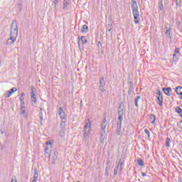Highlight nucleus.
I'll use <instances>...</instances> for the list:
<instances>
[{"label":"nucleus","instance_id":"f257e3e1","mask_svg":"<svg viewBox=\"0 0 182 182\" xmlns=\"http://www.w3.org/2000/svg\"><path fill=\"white\" fill-rule=\"evenodd\" d=\"M16 38H18V24L16 21L13 20L11 23L10 38L6 41V45H14V43L16 41Z\"/></svg>","mask_w":182,"mask_h":182},{"label":"nucleus","instance_id":"f03ea898","mask_svg":"<svg viewBox=\"0 0 182 182\" xmlns=\"http://www.w3.org/2000/svg\"><path fill=\"white\" fill-rule=\"evenodd\" d=\"M58 116H60L61 119V122L60 124V131L59 132L60 137H65V132H66V115L65 114V111H63V109L62 107L58 108Z\"/></svg>","mask_w":182,"mask_h":182},{"label":"nucleus","instance_id":"7ed1b4c3","mask_svg":"<svg viewBox=\"0 0 182 182\" xmlns=\"http://www.w3.org/2000/svg\"><path fill=\"white\" fill-rule=\"evenodd\" d=\"M132 9L134 15V23H139L140 15L139 14V6H137V2H136V0H132Z\"/></svg>","mask_w":182,"mask_h":182},{"label":"nucleus","instance_id":"20e7f679","mask_svg":"<svg viewBox=\"0 0 182 182\" xmlns=\"http://www.w3.org/2000/svg\"><path fill=\"white\" fill-rule=\"evenodd\" d=\"M125 112L126 109L122 108V105H119L118 107V120H122V119H123Z\"/></svg>","mask_w":182,"mask_h":182},{"label":"nucleus","instance_id":"39448f33","mask_svg":"<svg viewBox=\"0 0 182 182\" xmlns=\"http://www.w3.org/2000/svg\"><path fill=\"white\" fill-rule=\"evenodd\" d=\"M107 126V120H106V118H104L103 121L101 122L100 127H101V132L102 133L106 134V127Z\"/></svg>","mask_w":182,"mask_h":182},{"label":"nucleus","instance_id":"423d86ee","mask_svg":"<svg viewBox=\"0 0 182 182\" xmlns=\"http://www.w3.org/2000/svg\"><path fill=\"white\" fill-rule=\"evenodd\" d=\"M156 95H157L158 105H159V106H161L163 105V95H161V92L159 90Z\"/></svg>","mask_w":182,"mask_h":182},{"label":"nucleus","instance_id":"0eeeda50","mask_svg":"<svg viewBox=\"0 0 182 182\" xmlns=\"http://www.w3.org/2000/svg\"><path fill=\"white\" fill-rule=\"evenodd\" d=\"M162 90L166 96H171V94L170 93L171 92V87H164L162 88Z\"/></svg>","mask_w":182,"mask_h":182},{"label":"nucleus","instance_id":"6e6552de","mask_svg":"<svg viewBox=\"0 0 182 182\" xmlns=\"http://www.w3.org/2000/svg\"><path fill=\"white\" fill-rule=\"evenodd\" d=\"M89 134H90V131L84 129L83 140H85V141L89 139Z\"/></svg>","mask_w":182,"mask_h":182},{"label":"nucleus","instance_id":"1a4fd4ad","mask_svg":"<svg viewBox=\"0 0 182 182\" xmlns=\"http://www.w3.org/2000/svg\"><path fill=\"white\" fill-rule=\"evenodd\" d=\"M43 113H45V110H43V109L42 108H40L39 117H40L41 124H42V122H43Z\"/></svg>","mask_w":182,"mask_h":182},{"label":"nucleus","instance_id":"9d476101","mask_svg":"<svg viewBox=\"0 0 182 182\" xmlns=\"http://www.w3.org/2000/svg\"><path fill=\"white\" fill-rule=\"evenodd\" d=\"M149 121L151 124H154L156 123V115L155 114H151L149 116Z\"/></svg>","mask_w":182,"mask_h":182},{"label":"nucleus","instance_id":"9b49d317","mask_svg":"<svg viewBox=\"0 0 182 182\" xmlns=\"http://www.w3.org/2000/svg\"><path fill=\"white\" fill-rule=\"evenodd\" d=\"M175 90H176V93H177L178 95H182V87L181 86L176 87Z\"/></svg>","mask_w":182,"mask_h":182},{"label":"nucleus","instance_id":"f8f14e48","mask_svg":"<svg viewBox=\"0 0 182 182\" xmlns=\"http://www.w3.org/2000/svg\"><path fill=\"white\" fill-rule=\"evenodd\" d=\"M91 126H92V124L90 123V122H86V124L84 127V130L90 131Z\"/></svg>","mask_w":182,"mask_h":182},{"label":"nucleus","instance_id":"ddd939ff","mask_svg":"<svg viewBox=\"0 0 182 182\" xmlns=\"http://www.w3.org/2000/svg\"><path fill=\"white\" fill-rule=\"evenodd\" d=\"M109 170H110V161H107V166L105 168V173L109 174Z\"/></svg>","mask_w":182,"mask_h":182},{"label":"nucleus","instance_id":"4468645a","mask_svg":"<svg viewBox=\"0 0 182 182\" xmlns=\"http://www.w3.org/2000/svg\"><path fill=\"white\" fill-rule=\"evenodd\" d=\"M25 96V93L21 92V95H20V102L21 103H22L23 105V103H25V97H23Z\"/></svg>","mask_w":182,"mask_h":182},{"label":"nucleus","instance_id":"2eb2a0df","mask_svg":"<svg viewBox=\"0 0 182 182\" xmlns=\"http://www.w3.org/2000/svg\"><path fill=\"white\" fill-rule=\"evenodd\" d=\"M89 28V27H87V25H83L82 28H81V32L82 33H86V32H87V29Z\"/></svg>","mask_w":182,"mask_h":182},{"label":"nucleus","instance_id":"dca6fc26","mask_svg":"<svg viewBox=\"0 0 182 182\" xmlns=\"http://www.w3.org/2000/svg\"><path fill=\"white\" fill-rule=\"evenodd\" d=\"M176 112L181 117H182V109L180 107H177L176 108Z\"/></svg>","mask_w":182,"mask_h":182},{"label":"nucleus","instance_id":"f3484780","mask_svg":"<svg viewBox=\"0 0 182 182\" xmlns=\"http://www.w3.org/2000/svg\"><path fill=\"white\" fill-rule=\"evenodd\" d=\"M139 100H140V96H136V97H135V100H134V105H135V106H136V107H139Z\"/></svg>","mask_w":182,"mask_h":182},{"label":"nucleus","instance_id":"a211bd4d","mask_svg":"<svg viewBox=\"0 0 182 182\" xmlns=\"http://www.w3.org/2000/svg\"><path fill=\"white\" fill-rule=\"evenodd\" d=\"M99 90L100 91V95L103 96V93H105V86L100 85Z\"/></svg>","mask_w":182,"mask_h":182},{"label":"nucleus","instance_id":"6ab92c4d","mask_svg":"<svg viewBox=\"0 0 182 182\" xmlns=\"http://www.w3.org/2000/svg\"><path fill=\"white\" fill-rule=\"evenodd\" d=\"M38 177H39V173L38 172V169L34 168L33 178L38 180Z\"/></svg>","mask_w":182,"mask_h":182},{"label":"nucleus","instance_id":"aec40b11","mask_svg":"<svg viewBox=\"0 0 182 182\" xmlns=\"http://www.w3.org/2000/svg\"><path fill=\"white\" fill-rule=\"evenodd\" d=\"M106 85V82H105V77H102L100 79V86H105Z\"/></svg>","mask_w":182,"mask_h":182},{"label":"nucleus","instance_id":"412c9836","mask_svg":"<svg viewBox=\"0 0 182 182\" xmlns=\"http://www.w3.org/2000/svg\"><path fill=\"white\" fill-rule=\"evenodd\" d=\"M18 89L16 87L11 88L9 91L7 92V93H9V95H12V93H15Z\"/></svg>","mask_w":182,"mask_h":182},{"label":"nucleus","instance_id":"4be33fe9","mask_svg":"<svg viewBox=\"0 0 182 182\" xmlns=\"http://www.w3.org/2000/svg\"><path fill=\"white\" fill-rule=\"evenodd\" d=\"M117 136L122 134V127H117Z\"/></svg>","mask_w":182,"mask_h":182},{"label":"nucleus","instance_id":"5701e85b","mask_svg":"<svg viewBox=\"0 0 182 182\" xmlns=\"http://www.w3.org/2000/svg\"><path fill=\"white\" fill-rule=\"evenodd\" d=\"M170 143H171V140L170 139V138H166V141L165 144L166 147H170Z\"/></svg>","mask_w":182,"mask_h":182},{"label":"nucleus","instance_id":"b1692460","mask_svg":"<svg viewBox=\"0 0 182 182\" xmlns=\"http://www.w3.org/2000/svg\"><path fill=\"white\" fill-rule=\"evenodd\" d=\"M119 173V165H117L114 170V176H117Z\"/></svg>","mask_w":182,"mask_h":182},{"label":"nucleus","instance_id":"393cba45","mask_svg":"<svg viewBox=\"0 0 182 182\" xmlns=\"http://www.w3.org/2000/svg\"><path fill=\"white\" fill-rule=\"evenodd\" d=\"M50 153V151H49V146H46L45 147V154H46H46H47L48 156H49Z\"/></svg>","mask_w":182,"mask_h":182},{"label":"nucleus","instance_id":"a878e982","mask_svg":"<svg viewBox=\"0 0 182 182\" xmlns=\"http://www.w3.org/2000/svg\"><path fill=\"white\" fill-rule=\"evenodd\" d=\"M159 6L160 11H163V9H164V7H163V0L159 1Z\"/></svg>","mask_w":182,"mask_h":182},{"label":"nucleus","instance_id":"bb28decb","mask_svg":"<svg viewBox=\"0 0 182 182\" xmlns=\"http://www.w3.org/2000/svg\"><path fill=\"white\" fill-rule=\"evenodd\" d=\"M31 95H33L36 93V89H35V87H33V85L31 86Z\"/></svg>","mask_w":182,"mask_h":182},{"label":"nucleus","instance_id":"cd10ccee","mask_svg":"<svg viewBox=\"0 0 182 182\" xmlns=\"http://www.w3.org/2000/svg\"><path fill=\"white\" fill-rule=\"evenodd\" d=\"M80 41L82 43H87V40L85 38V36H81Z\"/></svg>","mask_w":182,"mask_h":182},{"label":"nucleus","instance_id":"c85d7f7f","mask_svg":"<svg viewBox=\"0 0 182 182\" xmlns=\"http://www.w3.org/2000/svg\"><path fill=\"white\" fill-rule=\"evenodd\" d=\"M134 90V88H133L132 85L129 86V90H128V95H132V92Z\"/></svg>","mask_w":182,"mask_h":182},{"label":"nucleus","instance_id":"c756f323","mask_svg":"<svg viewBox=\"0 0 182 182\" xmlns=\"http://www.w3.org/2000/svg\"><path fill=\"white\" fill-rule=\"evenodd\" d=\"M137 162H138V164H139V166H144V163H143V160H141V159H140V158H139L138 159H137Z\"/></svg>","mask_w":182,"mask_h":182},{"label":"nucleus","instance_id":"7c9ffc66","mask_svg":"<svg viewBox=\"0 0 182 182\" xmlns=\"http://www.w3.org/2000/svg\"><path fill=\"white\" fill-rule=\"evenodd\" d=\"M165 29H166V31H171V27L170 26V24L166 23L165 24Z\"/></svg>","mask_w":182,"mask_h":182},{"label":"nucleus","instance_id":"2f4dec72","mask_svg":"<svg viewBox=\"0 0 182 182\" xmlns=\"http://www.w3.org/2000/svg\"><path fill=\"white\" fill-rule=\"evenodd\" d=\"M171 33V30H166L165 35L167 37H170V35Z\"/></svg>","mask_w":182,"mask_h":182},{"label":"nucleus","instance_id":"473e14b6","mask_svg":"<svg viewBox=\"0 0 182 182\" xmlns=\"http://www.w3.org/2000/svg\"><path fill=\"white\" fill-rule=\"evenodd\" d=\"M100 143H102V144H105V137H103V134H101L100 135Z\"/></svg>","mask_w":182,"mask_h":182},{"label":"nucleus","instance_id":"72a5a7b5","mask_svg":"<svg viewBox=\"0 0 182 182\" xmlns=\"http://www.w3.org/2000/svg\"><path fill=\"white\" fill-rule=\"evenodd\" d=\"M122 122H123V119H119V122L117 124V127H122Z\"/></svg>","mask_w":182,"mask_h":182},{"label":"nucleus","instance_id":"f704fd0d","mask_svg":"<svg viewBox=\"0 0 182 182\" xmlns=\"http://www.w3.org/2000/svg\"><path fill=\"white\" fill-rule=\"evenodd\" d=\"M144 133H146V134H147L148 139H150V131H149V129H145Z\"/></svg>","mask_w":182,"mask_h":182},{"label":"nucleus","instance_id":"c9c22d12","mask_svg":"<svg viewBox=\"0 0 182 182\" xmlns=\"http://www.w3.org/2000/svg\"><path fill=\"white\" fill-rule=\"evenodd\" d=\"M68 5H69V3H68V1L64 2L63 9H66V8H68Z\"/></svg>","mask_w":182,"mask_h":182},{"label":"nucleus","instance_id":"e433bc0d","mask_svg":"<svg viewBox=\"0 0 182 182\" xmlns=\"http://www.w3.org/2000/svg\"><path fill=\"white\" fill-rule=\"evenodd\" d=\"M46 146H49V147H52V142L50 141H47L46 142Z\"/></svg>","mask_w":182,"mask_h":182},{"label":"nucleus","instance_id":"4c0bfd02","mask_svg":"<svg viewBox=\"0 0 182 182\" xmlns=\"http://www.w3.org/2000/svg\"><path fill=\"white\" fill-rule=\"evenodd\" d=\"M31 100L36 99V94H31Z\"/></svg>","mask_w":182,"mask_h":182},{"label":"nucleus","instance_id":"58836bf2","mask_svg":"<svg viewBox=\"0 0 182 182\" xmlns=\"http://www.w3.org/2000/svg\"><path fill=\"white\" fill-rule=\"evenodd\" d=\"M26 111L25 110V109H22V108H21V114H25V112H26Z\"/></svg>","mask_w":182,"mask_h":182},{"label":"nucleus","instance_id":"ea45409f","mask_svg":"<svg viewBox=\"0 0 182 182\" xmlns=\"http://www.w3.org/2000/svg\"><path fill=\"white\" fill-rule=\"evenodd\" d=\"M21 109H25V102L21 103Z\"/></svg>","mask_w":182,"mask_h":182},{"label":"nucleus","instance_id":"a19ab883","mask_svg":"<svg viewBox=\"0 0 182 182\" xmlns=\"http://www.w3.org/2000/svg\"><path fill=\"white\" fill-rule=\"evenodd\" d=\"M175 52H176V53H180V49H178V48H176L175 49Z\"/></svg>","mask_w":182,"mask_h":182},{"label":"nucleus","instance_id":"79ce46f5","mask_svg":"<svg viewBox=\"0 0 182 182\" xmlns=\"http://www.w3.org/2000/svg\"><path fill=\"white\" fill-rule=\"evenodd\" d=\"M18 9L19 11H22V4H18Z\"/></svg>","mask_w":182,"mask_h":182},{"label":"nucleus","instance_id":"37998d69","mask_svg":"<svg viewBox=\"0 0 182 182\" xmlns=\"http://www.w3.org/2000/svg\"><path fill=\"white\" fill-rule=\"evenodd\" d=\"M97 47L98 48H102V43H100V41L98 42Z\"/></svg>","mask_w":182,"mask_h":182},{"label":"nucleus","instance_id":"c03bdc74","mask_svg":"<svg viewBox=\"0 0 182 182\" xmlns=\"http://www.w3.org/2000/svg\"><path fill=\"white\" fill-rule=\"evenodd\" d=\"M53 4H55V5L59 4V0H54Z\"/></svg>","mask_w":182,"mask_h":182},{"label":"nucleus","instance_id":"a18cd8bd","mask_svg":"<svg viewBox=\"0 0 182 182\" xmlns=\"http://www.w3.org/2000/svg\"><path fill=\"white\" fill-rule=\"evenodd\" d=\"M11 95L12 94L7 93V94H6V98L10 97Z\"/></svg>","mask_w":182,"mask_h":182},{"label":"nucleus","instance_id":"49530a36","mask_svg":"<svg viewBox=\"0 0 182 182\" xmlns=\"http://www.w3.org/2000/svg\"><path fill=\"white\" fill-rule=\"evenodd\" d=\"M181 2V0H176V5H179Z\"/></svg>","mask_w":182,"mask_h":182},{"label":"nucleus","instance_id":"de8ad7c7","mask_svg":"<svg viewBox=\"0 0 182 182\" xmlns=\"http://www.w3.org/2000/svg\"><path fill=\"white\" fill-rule=\"evenodd\" d=\"M141 176H142V177H146V173L141 172Z\"/></svg>","mask_w":182,"mask_h":182},{"label":"nucleus","instance_id":"09e8293b","mask_svg":"<svg viewBox=\"0 0 182 182\" xmlns=\"http://www.w3.org/2000/svg\"><path fill=\"white\" fill-rule=\"evenodd\" d=\"M31 102H33V103H36V99L31 100Z\"/></svg>","mask_w":182,"mask_h":182},{"label":"nucleus","instance_id":"8fccbe9b","mask_svg":"<svg viewBox=\"0 0 182 182\" xmlns=\"http://www.w3.org/2000/svg\"><path fill=\"white\" fill-rule=\"evenodd\" d=\"M123 165V162H119L118 166H122Z\"/></svg>","mask_w":182,"mask_h":182},{"label":"nucleus","instance_id":"3c124183","mask_svg":"<svg viewBox=\"0 0 182 182\" xmlns=\"http://www.w3.org/2000/svg\"><path fill=\"white\" fill-rule=\"evenodd\" d=\"M108 29V32H110V31H112V28H107Z\"/></svg>","mask_w":182,"mask_h":182},{"label":"nucleus","instance_id":"603ef678","mask_svg":"<svg viewBox=\"0 0 182 182\" xmlns=\"http://www.w3.org/2000/svg\"><path fill=\"white\" fill-rule=\"evenodd\" d=\"M11 182H16V180L12 179Z\"/></svg>","mask_w":182,"mask_h":182},{"label":"nucleus","instance_id":"864d4df0","mask_svg":"<svg viewBox=\"0 0 182 182\" xmlns=\"http://www.w3.org/2000/svg\"><path fill=\"white\" fill-rule=\"evenodd\" d=\"M180 96H181L180 99H181L182 100V93L180 95Z\"/></svg>","mask_w":182,"mask_h":182},{"label":"nucleus","instance_id":"5fc2aeb1","mask_svg":"<svg viewBox=\"0 0 182 182\" xmlns=\"http://www.w3.org/2000/svg\"><path fill=\"white\" fill-rule=\"evenodd\" d=\"M55 9H57V8H58V6H56V4L55 5Z\"/></svg>","mask_w":182,"mask_h":182},{"label":"nucleus","instance_id":"6e6d98bb","mask_svg":"<svg viewBox=\"0 0 182 182\" xmlns=\"http://www.w3.org/2000/svg\"><path fill=\"white\" fill-rule=\"evenodd\" d=\"M2 65V64H1V60H0V68H1V66Z\"/></svg>","mask_w":182,"mask_h":182},{"label":"nucleus","instance_id":"4d7b16f0","mask_svg":"<svg viewBox=\"0 0 182 182\" xmlns=\"http://www.w3.org/2000/svg\"><path fill=\"white\" fill-rule=\"evenodd\" d=\"M87 120H88V122H90V119H88Z\"/></svg>","mask_w":182,"mask_h":182},{"label":"nucleus","instance_id":"13d9d810","mask_svg":"<svg viewBox=\"0 0 182 182\" xmlns=\"http://www.w3.org/2000/svg\"><path fill=\"white\" fill-rule=\"evenodd\" d=\"M130 83H131V85H133V82H131Z\"/></svg>","mask_w":182,"mask_h":182},{"label":"nucleus","instance_id":"bf43d9fd","mask_svg":"<svg viewBox=\"0 0 182 182\" xmlns=\"http://www.w3.org/2000/svg\"><path fill=\"white\" fill-rule=\"evenodd\" d=\"M64 2H66V0H64Z\"/></svg>","mask_w":182,"mask_h":182},{"label":"nucleus","instance_id":"052dcab7","mask_svg":"<svg viewBox=\"0 0 182 182\" xmlns=\"http://www.w3.org/2000/svg\"><path fill=\"white\" fill-rule=\"evenodd\" d=\"M173 56H176V54H173Z\"/></svg>","mask_w":182,"mask_h":182},{"label":"nucleus","instance_id":"680f3d73","mask_svg":"<svg viewBox=\"0 0 182 182\" xmlns=\"http://www.w3.org/2000/svg\"><path fill=\"white\" fill-rule=\"evenodd\" d=\"M181 123H182V120L181 121Z\"/></svg>","mask_w":182,"mask_h":182},{"label":"nucleus","instance_id":"e2e57ef3","mask_svg":"<svg viewBox=\"0 0 182 182\" xmlns=\"http://www.w3.org/2000/svg\"><path fill=\"white\" fill-rule=\"evenodd\" d=\"M181 182H182V181H181Z\"/></svg>","mask_w":182,"mask_h":182},{"label":"nucleus","instance_id":"0e129e2a","mask_svg":"<svg viewBox=\"0 0 182 182\" xmlns=\"http://www.w3.org/2000/svg\"><path fill=\"white\" fill-rule=\"evenodd\" d=\"M181 153H182V151H181Z\"/></svg>","mask_w":182,"mask_h":182}]
</instances>
